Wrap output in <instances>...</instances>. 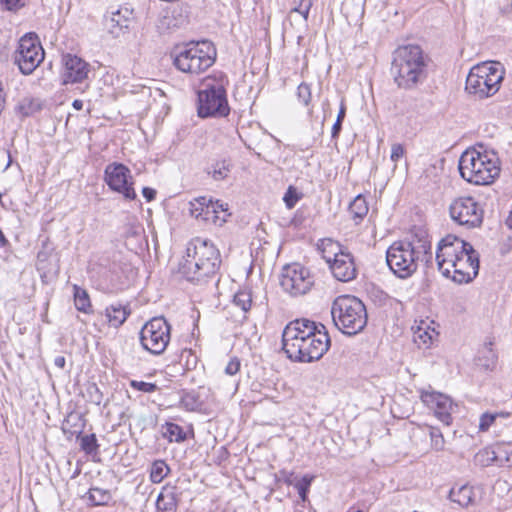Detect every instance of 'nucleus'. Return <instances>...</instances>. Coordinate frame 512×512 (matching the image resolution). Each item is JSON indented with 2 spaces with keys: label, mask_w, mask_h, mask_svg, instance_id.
Listing matches in <instances>:
<instances>
[{
  "label": "nucleus",
  "mask_w": 512,
  "mask_h": 512,
  "mask_svg": "<svg viewBox=\"0 0 512 512\" xmlns=\"http://www.w3.org/2000/svg\"><path fill=\"white\" fill-rule=\"evenodd\" d=\"M330 346L331 339L326 327L307 318L289 322L282 333V349L294 362L318 361Z\"/></svg>",
  "instance_id": "f257e3e1"
},
{
  "label": "nucleus",
  "mask_w": 512,
  "mask_h": 512,
  "mask_svg": "<svg viewBox=\"0 0 512 512\" xmlns=\"http://www.w3.org/2000/svg\"><path fill=\"white\" fill-rule=\"evenodd\" d=\"M436 261L442 275L459 284L472 281L479 272L478 252L455 235H447L438 243Z\"/></svg>",
  "instance_id": "f03ea898"
},
{
  "label": "nucleus",
  "mask_w": 512,
  "mask_h": 512,
  "mask_svg": "<svg viewBox=\"0 0 512 512\" xmlns=\"http://www.w3.org/2000/svg\"><path fill=\"white\" fill-rule=\"evenodd\" d=\"M219 250L207 239L195 238L188 243L186 256L179 265V273L198 285L214 278L220 268Z\"/></svg>",
  "instance_id": "7ed1b4c3"
},
{
  "label": "nucleus",
  "mask_w": 512,
  "mask_h": 512,
  "mask_svg": "<svg viewBox=\"0 0 512 512\" xmlns=\"http://www.w3.org/2000/svg\"><path fill=\"white\" fill-rule=\"evenodd\" d=\"M429 57L419 45L398 47L393 53L391 74L396 85L411 90L422 84L428 76Z\"/></svg>",
  "instance_id": "20e7f679"
},
{
  "label": "nucleus",
  "mask_w": 512,
  "mask_h": 512,
  "mask_svg": "<svg viewBox=\"0 0 512 512\" xmlns=\"http://www.w3.org/2000/svg\"><path fill=\"white\" fill-rule=\"evenodd\" d=\"M431 243L427 239L417 241H395L386 252V262L395 276L406 279L418 268L421 254L422 260L429 262L432 258Z\"/></svg>",
  "instance_id": "39448f33"
},
{
  "label": "nucleus",
  "mask_w": 512,
  "mask_h": 512,
  "mask_svg": "<svg viewBox=\"0 0 512 512\" xmlns=\"http://www.w3.org/2000/svg\"><path fill=\"white\" fill-rule=\"evenodd\" d=\"M461 177L474 185H489L500 174L499 159L494 151L483 150L482 146L467 149L458 164Z\"/></svg>",
  "instance_id": "423d86ee"
},
{
  "label": "nucleus",
  "mask_w": 512,
  "mask_h": 512,
  "mask_svg": "<svg viewBox=\"0 0 512 512\" xmlns=\"http://www.w3.org/2000/svg\"><path fill=\"white\" fill-rule=\"evenodd\" d=\"M227 84V77L223 73L204 80L203 88L197 92V113L200 118H221L229 115Z\"/></svg>",
  "instance_id": "0eeeda50"
},
{
  "label": "nucleus",
  "mask_w": 512,
  "mask_h": 512,
  "mask_svg": "<svg viewBox=\"0 0 512 512\" xmlns=\"http://www.w3.org/2000/svg\"><path fill=\"white\" fill-rule=\"evenodd\" d=\"M331 315L335 326L349 336L362 332L368 321L366 306L351 295L338 296L332 303Z\"/></svg>",
  "instance_id": "6e6552de"
},
{
  "label": "nucleus",
  "mask_w": 512,
  "mask_h": 512,
  "mask_svg": "<svg viewBox=\"0 0 512 512\" xmlns=\"http://www.w3.org/2000/svg\"><path fill=\"white\" fill-rule=\"evenodd\" d=\"M216 55V48L210 41L190 42L176 47L171 53L174 66L190 74H199L210 68L215 63Z\"/></svg>",
  "instance_id": "1a4fd4ad"
},
{
  "label": "nucleus",
  "mask_w": 512,
  "mask_h": 512,
  "mask_svg": "<svg viewBox=\"0 0 512 512\" xmlns=\"http://www.w3.org/2000/svg\"><path fill=\"white\" fill-rule=\"evenodd\" d=\"M504 73V67L499 62L477 64L467 75L465 90L478 99L491 97L499 91Z\"/></svg>",
  "instance_id": "9d476101"
},
{
  "label": "nucleus",
  "mask_w": 512,
  "mask_h": 512,
  "mask_svg": "<svg viewBox=\"0 0 512 512\" xmlns=\"http://www.w3.org/2000/svg\"><path fill=\"white\" fill-rule=\"evenodd\" d=\"M45 52L35 33H27L19 40L13 55L14 63L24 75L32 74L44 60Z\"/></svg>",
  "instance_id": "9b49d317"
},
{
  "label": "nucleus",
  "mask_w": 512,
  "mask_h": 512,
  "mask_svg": "<svg viewBox=\"0 0 512 512\" xmlns=\"http://www.w3.org/2000/svg\"><path fill=\"white\" fill-rule=\"evenodd\" d=\"M171 339V326L164 317H154L140 330L142 347L153 355H161Z\"/></svg>",
  "instance_id": "f8f14e48"
},
{
  "label": "nucleus",
  "mask_w": 512,
  "mask_h": 512,
  "mask_svg": "<svg viewBox=\"0 0 512 512\" xmlns=\"http://www.w3.org/2000/svg\"><path fill=\"white\" fill-rule=\"evenodd\" d=\"M327 246L333 252V258L324 256L329 268L338 281L349 282L356 278L358 270L353 255L343 250L339 243L328 240Z\"/></svg>",
  "instance_id": "ddd939ff"
},
{
  "label": "nucleus",
  "mask_w": 512,
  "mask_h": 512,
  "mask_svg": "<svg viewBox=\"0 0 512 512\" xmlns=\"http://www.w3.org/2000/svg\"><path fill=\"white\" fill-rule=\"evenodd\" d=\"M104 181L112 191L121 194L125 200L136 199L131 171L124 164L118 162L108 164L104 170Z\"/></svg>",
  "instance_id": "4468645a"
},
{
  "label": "nucleus",
  "mask_w": 512,
  "mask_h": 512,
  "mask_svg": "<svg viewBox=\"0 0 512 512\" xmlns=\"http://www.w3.org/2000/svg\"><path fill=\"white\" fill-rule=\"evenodd\" d=\"M313 284L314 281L310 271L298 263L287 265L282 269L280 285L291 296L306 294Z\"/></svg>",
  "instance_id": "2eb2a0df"
},
{
  "label": "nucleus",
  "mask_w": 512,
  "mask_h": 512,
  "mask_svg": "<svg viewBox=\"0 0 512 512\" xmlns=\"http://www.w3.org/2000/svg\"><path fill=\"white\" fill-rule=\"evenodd\" d=\"M453 221L467 228L479 227L483 221L484 211L473 197H459L449 207Z\"/></svg>",
  "instance_id": "dca6fc26"
},
{
  "label": "nucleus",
  "mask_w": 512,
  "mask_h": 512,
  "mask_svg": "<svg viewBox=\"0 0 512 512\" xmlns=\"http://www.w3.org/2000/svg\"><path fill=\"white\" fill-rule=\"evenodd\" d=\"M63 63V84L82 83L87 79L90 65L86 61L76 55L67 54L63 57Z\"/></svg>",
  "instance_id": "f3484780"
},
{
  "label": "nucleus",
  "mask_w": 512,
  "mask_h": 512,
  "mask_svg": "<svg viewBox=\"0 0 512 512\" xmlns=\"http://www.w3.org/2000/svg\"><path fill=\"white\" fill-rule=\"evenodd\" d=\"M421 400L428 406L434 409L435 416L445 425H450L452 422L451 399L437 392L423 391L421 393Z\"/></svg>",
  "instance_id": "a211bd4d"
},
{
  "label": "nucleus",
  "mask_w": 512,
  "mask_h": 512,
  "mask_svg": "<svg viewBox=\"0 0 512 512\" xmlns=\"http://www.w3.org/2000/svg\"><path fill=\"white\" fill-rule=\"evenodd\" d=\"M132 14L133 11L126 7L111 12L109 19H106L109 32L118 37L120 33L127 31L132 22Z\"/></svg>",
  "instance_id": "6ab92c4d"
},
{
  "label": "nucleus",
  "mask_w": 512,
  "mask_h": 512,
  "mask_svg": "<svg viewBox=\"0 0 512 512\" xmlns=\"http://www.w3.org/2000/svg\"><path fill=\"white\" fill-rule=\"evenodd\" d=\"M189 205L191 216L203 221L212 220L213 222H216V219L218 218L217 210H214L215 205H213L212 199L201 196L195 198L189 203Z\"/></svg>",
  "instance_id": "aec40b11"
},
{
  "label": "nucleus",
  "mask_w": 512,
  "mask_h": 512,
  "mask_svg": "<svg viewBox=\"0 0 512 512\" xmlns=\"http://www.w3.org/2000/svg\"><path fill=\"white\" fill-rule=\"evenodd\" d=\"M232 168L233 163L231 158L225 156L213 159L212 162L205 168V172L214 181H223L228 178Z\"/></svg>",
  "instance_id": "412c9836"
},
{
  "label": "nucleus",
  "mask_w": 512,
  "mask_h": 512,
  "mask_svg": "<svg viewBox=\"0 0 512 512\" xmlns=\"http://www.w3.org/2000/svg\"><path fill=\"white\" fill-rule=\"evenodd\" d=\"M130 314L131 310L129 305H123L120 302L113 303L105 309L107 322L114 328H119L121 325H123Z\"/></svg>",
  "instance_id": "4be33fe9"
},
{
  "label": "nucleus",
  "mask_w": 512,
  "mask_h": 512,
  "mask_svg": "<svg viewBox=\"0 0 512 512\" xmlns=\"http://www.w3.org/2000/svg\"><path fill=\"white\" fill-rule=\"evenodd\" d=\"M449 499L461 507H468L476 503V492L474 487L468 484L458 488L452 487L449 492Z\"/></svg>",
  "instance_id": "5701e85b"
},
{
  "label": "nucleus",
  "mask_w": 512,
  "mask_h": 512,
  "mask_svg": "<svg viewBox=\"0 0 512 512\" xmlns=\"http://www.w3.org/2000/svg\"><path fill=\"white\" fill-rule=\"evenodd\" d=\"M85 425V419L81 413H69L62 423V431L65 435L74 436L77 438L82 435Z\"/></svg>",
  "instance_id": "b1692460"
},
{
  "label": "nucleus",
  "mask_w": 512,
  "mask_h": 512,
  "mask_svg": "<svg viewBox=\"0 0 512 512\" xmlns=\"http://www.w3.org/2000/svg\"><path fill=\"white\" fill-rule=\"evenodd\" d=\"M348 211L356 225L361 223L369 211L368 202L365 196L362 194L357 195L350 203Z\"/></svg>",
  "instance_id": "393cba45"
},
{
  "label": "nucleus",
  "mask_w": 512,
  "mask_h": 512,
  "mask_svg": "<svg viewBox=\"0 0 512 512\" xmlns=\"http://www.w3.org/2000/svg\"><path fill=\"white\" fill-rule=\"evenodd\" d=\"M162 436L166 438L169 442H177L181 443L187 439V433L184 429L173 422H166L161 427Z\"/></svg>",
  "instance_id": "a878e982"
},
{
  "label": "nucleus",
  "mask_w": 512,
  "mask_h": 512,
  "mask_svg": "<svg viewBox=\"0 0 512 512\" xmlns=\"http://www.w3.org/2000/svg\"><path fill=\"white\" fill-rule=\"evenodd\" d=\"M156 508L159 512H175L177 508L175 493L172 491L161 492L156 500Z\"/></svg>",
  "instance_id": "bb28decb"
},
{
  "label": "nucleus",
  "mask_w": 512,
  "mask_h": 512,
  "mask_svg": "<svg viewBox=\"0 0 512 512\" xmlns=\"http://www.w3.org/2000/svg\"><path fill=\"white\" fill-rule=\"evenodd\" d=\"M74 303L78 311L89 313L91 308L90 298L86 290L74 285Z\"/></svg>",
  "instance_id": "cd10ccee"
},
{
  "label": "nucleus",
  "mask_w": 512,
  "mask_h": 512,
  "mask_svg": "<svg viewBox=\"0 0 512 512\" xmlns=\"http://www.w3.org/2000/svg\"><path fill=\"white\" fill-rule=\"evenodd\" d=\"M497 355L492 349V342L485 343L484 347L479 351V365L486 369L493 367L496 363Z\"/></svg>",
  "instance_id": "c85d7f7f"
},
{
  "label": "nucleus",
  "mask_w": 512,
  "mask_h": 512,
  "mask_svg": "<svg viewBox=\"0 0 512 512\" xmlns=\"http://www.w3.org/2000/svg\"><path fill=\"white\" fill-rule=\"evenodd\" d=\"M88 499L92 506H104L111 500V494L108 490L92 487L89 489Z\"/></svg>",
  "instance_id": "c756f323"
},
{
  "label": "nucleus",
  "mask_w": 512,
  "mask_h": 512,
  "mask_svg": "<svg viewBox=\"0 0 512 512\" xmlns=\"http://www.w3.org/2000/svg\"><path fill=\"white\" fill-rule=\"evenodd\" d=\"M427 327L418 326L417 329L414 331L413 337L414 342L419 346H425L429 347L433 340V334L435 333V330L433 329L431 332L428 331Z\"/></svg>",
  "instance_id": "7c9ffc66"
},
{
  "label": "nucleus",
  "mask_w": 512,
  "mask_h": 512,
  "mask_svg": "<svg viewBox=\"0 0 512 512\" xmlns=\"http://www.w3.org/2000/svg\"><path fill=\"white\" fill-rule=\"evenodd\" d=\"M41 108L40 102L33 98H24L18 105V110L24 117L33 115L40 111Z\"/></svg>",
  "instance_id": "2f4dec72"
},
{
  "label": "nucleus",
  "mask_w": 512,
  "mask_h": 512,
  "mask_svg": "<svg viewBox=\"0 0 512 512\" xmlns=\"http://www.w3.org/2000/svg\"><path fill=\"white\" fill-rule=\"evenodd\" d=\"M233 303L235 306L239 307L243 313H247L251 309L252 305V295L250 291L240 290L238 291L233 298Z\"/></svg>",
  "instance_id": "473e14b6"
},
{
  "label": "nucleus",
  "mask_w": 512,
  "mask_h": 512,
  "mask_svg": "<svg viewBox=\"0 0 512 512\" xmlns=\"http://www.w3.org/2000/svg\"><path fill=\"white\" fill-rule=\"evenodd\" d=\"M169 467L162 460L153 462L150 470V480L153 483H160L167 475Z\"/></svg>",
  "instance_id": "72a5a7b5"
},
{
  "label": "nucleus",
  "mask_w": 512,
  "mask_h": 512,
  "mask_svg": "<svg viewBox=\"0 0 512 512\" xmlns=\"http://www.w3.org/2000/svg\"><path fill=\"white\" fill-rule=\"evenodd\" d=\"M80 438V447L81 449L88 455H92L97 453L99 449V444L94 433L89 435H81Z\"/></svg>",
  "instance_id": "f704fd0d"
},
{
  "label": "nucleus",
  "mask_w": 512,
  "mask_h": 512,
  "mask_svg": "<svg viewBox=\"0 0 512 512\" xmlns=\"http://www.w3.org/2000/svg\"><path fill=\"white\" fill-rule=\"evenodd\" d=\"M509 417L510 416V413L506 412H501V413H483L480 417V422H479V430L480 431H487L490 426L494 423V421L496 420L497 417Z\"/></svg>",
  "instance_id": "c9c22d12"
},
{
  "label": "nucleus",
  "mask_w": 512,
  "mask_h": 512,
  "mask_svg": "<svg viewBox=\"0 0 512 512\" xmlns=\"http://www.w3.org/2000/svg\"><path fill=\"white\" fill-rule=\"evenodd\" d=\"M346 116V105L344 99L341 100L339 112L337 114L336 121L332 126L331 137L337 139L342 130V123Z\"/></svg>",
  "instance_id": "e433bc0d"
},
{
  "label": "nucleus",
  "mask_w": 512,
  "mask_h": 512,
  "mask_svg": "<svg viewBox=\"0 0 512 512\" xmlns=\"http://www.w3.org/2000/svg\"><path fill=\"white\" fill-rule=\"evenodd\" d=\"M429 435L431 439V447L436 451L443 450L445 446V440L441 430L436 427H429Z\"/></svg>",
  "instance_id": "4c0bfd02"
},
{
  "label": "nucleus",
  "mask_w": 512,
  "mask_h": 512,
  "mask_svg": "<svg viewBox=\"0 0 512 512\" xmlns=\"http://www.w3.org/2000/svg\"><path fill=\"white\" fill-rule=\"evenodd\" d=\"M298 100L305 106H308L311 102L312 93L309 84L302 82L297 88Z\"/></svg>",
  "instance_id": "58836bf2"
},
{
  "label": "nucleus",
  "mask_w": 512,
  "mask_h": 512,
  "mask_svg": "<svg viewBox=\"0 0 512 512\" xmlns=\"http://www.w3.org/2000/svg\"><path fill=\"white\" fill-rule=\"evenodd\" d=\"M301 194L297 191L294 186H289L283 200L288 209H292L296 203L300 200Z\"/></svg>",
  "instance_id": "ea45409f"
},
{
  "label": "nucleus",
  "mask_w": 512,
  "mask_h": 512,
  "mask_svg": "<svg viewBox=\"0 0 512 512\" xmlns=\"http://www.w3.org/2000/svg\"><path fill=\"white\" fill-rule=\"evenodd\" d=\"M312 477L305 475L295 485L300 498L305 501L312 482Z\"/></svg>",
  "instance_id": "a19ab883"
},
{
  "label": "nucleus",
  "mask_w": 512,
  "mask_h": 512,
  "mask_svg": "<svg viewBox=\"0 0 512 512\" xmlns=\"http://www.w3.org/2000/svg\"><path fill=\"white\" fill-rule=\"evenodd\" d=\"M86 391H87L88 401L90 403H93L95 405H100L102 403L103 393L100 391L99 387L95 383L90 384L87 387Z\"/></svg>",
  "instance_id": "79ce46f5"
},
{
  "label": "nucleus",
  "mask_w": 512,
  "mask_h": 512,
  "mask_svg": "<svg viewBox=\"0 0 512 512\" xmlns=\"http://www.w3.org/2000/svg\"><path fill=\"white\" fill-rule=\"evenodd\" d=\"M130 386L137 390L144 393H153L158 390V386L155 383H149L144 381H138V380H131Z\"/></svg>",
  "instance_id": "37998d69"
},
{
  "label": "nucleus",
  "mask_w": 512,
  "mask_h": 512,
  "mask_svg": "<svg viewBox=\"0 0 512 512\" xmlns=\"http://www.w3.org/2000/svg\"><path fill=\"white\" fill-rule=\"evenodd\" d=\"M405 155V148L401 143H393L391 145L390 159L395 164Z\"/></svg>",
  "instance_id": "c03bdc74"
},
{
  "label": "nucleus",
  "mask_w": 512,
  "mask_h": 512,
  "mask_svg": "<svg viewBox=\"0 0 512 512\" xmlns=\"http://www.w3.org/2000/svg\"><path fill=\"white\" fill-rule=\"evenodd\" d=\"M240 367H241L240 360L237 357H233L230 359V361L226 365L225 373L227 375L233 376L239 372Z\"/></svg>",
  "instance_id": "a18cd8bd"
},
{
  "label": "nucleus",
  "mask_w": 512,
  "mask_h": 512,
  "mask_svg": "<svg viewBox=\"0 0 512 512\" xmlns=\"http://www.w3.org/2000/svg\"><path fill=\"white\" fill-rule=\"evenodd\" d=\"M300 14L303 16L304 20L307 21L309 17L310 9L313 5L312 0H301L300 1Z\"/></svg>",
  "instance_id": "49530a36"
},
{
  "label": "nucleus",
  "mask_w": 512,
  "mask_h": 512,
  "mask_svg": "<svg viewBox=\"0 0 512 512\" xmlns=\"http://www.w3.org/2000/svg\"><path fill=\"white\" fill-rule=\"evenodd\" d=\"M142 195L146 199V201L150 202L156 197V190L150 187H144L142 189Z\"/></svg>",
  "instance_id": "de8ad7c7"
},
{
  "label": "nucleus",
  "mask_w": 512,
  "mask_h": 512,
  "mask_svg": "<svg viewBox=\"0 0 512 512\" xmlns=\"http://www.w3.org/2000/svg\"><path fill=\"white\" fill-rule=\"evenodd\" d=\"M7 10H16L20 7V0H0Z\"/></svg>",
  "instance_id": "09e8293b"
},
{
  "label": "nucleus",
  "mask_w": 512,
  "mask_h": 512,
  "mask_svg": "<svg viewBox=\"0 0 512 512\" xmlns=\"http://www.w3.org/2000/svg\"><path fill=\"white\" fill-rule=\"evenodd\" d=\"M213 205H215L214 210H217V213L219 211L226 212L228 210V204L222 203L219 200H217L215 202L213 201Z\"/></svg>",
  "instance_id": "8fccbe9b"
},
{
  "label": "nucleus",
  "mask_w": 512,
  "mask_h": 512,
  "mask_svg": "<svg viewBox=\"0 0 512 512\" xmlns=\"http://www.w3.org/2000/svg\"><path fill=\"white\" fill-rule=\"evenodd\" d=\"M54 364L58 367V368H61L63 369L65 367V364H66V360H65V357L63 356H57L54 360Z\"/></svg>",
  "instance_id": "3c124183"
},
{
  "label": "nucleus",
  "mask_w": 512,
  "mask_h": 512,
  "mask_svg": "<svg viewBox=\"0 0 512 512\" xmlns=\"http://www.w3.org/2000/svg\"><path fill=\"white\" fill-rule=\"evenodd\" d=\"M173 22V19L169 16H165L162 20V24L163 25H166L167 28H171V27H176L177 24L176 23H172Z\"/></svg>",
  "instance_id": "603ef678"
},
{
  "label": "nucleus",
  "mask_w": 512,
  "mask_h": 512,
  "mask_svg": "<svg viewBox=\"0 0 512 512\" xmlns=\"http://www.w3.org/2000/svg\"><path fill=\"white\" fill-rule=\"evenodd\" d=\"M5 104V93L3 91L2 83L0 82V113L2 112Z\"/></svg>",
  "instance_id": "864d4df0"
},
{
  "label": "nucleus",
  "mask_w": 512,
  "mask_h": 512,
  "mask_svg": "<svg viewBox=\"0 0 512 512\" xmlns=\"http://www.w3.org/2000/svg\"><path fill=\"white\" fill-rule=\"evenodd\" d=\"M9 245L8 239L3 234L2 230L0 229V247L5 248Z\"/></svg>",
  "instance_id": "5fc2aeb1"
},
{
  "label": "nucleus",
  "mask_w": 512,
  "mask_h": 512,
  "mask_svg": "<svg viewBox=\"0 0 512 512\" xmlns=\"http://www.w3.org/2000/svg\"><path fill=\"white\" fill-rule=\"evenodd\" d=\"M72 106L75 110H81L83 108V101L75 99L72 103Z\"/></svg>",
  "instance_id": "6e6d98bb"
},
{
  "label": "nucleus",
  "mask_w": 512,
  "mask_h": 512,
  "mask_svg": "<svg viewBox=\"0 0 512 512\" xmlns=\"http://www.w3.org/2000/svg\"><path fill=\"white\" fill-rule=\"evenodd\" d=\"M43 256H44V254H43V253H39V254H38V257H37V258H38V270H42V269H44V267L42 266V263H43V259H42V257H43Z\"/></svg>",
  "instance_id": "4d7b16f0"
},
{
  "label": "nucleus",
  "mask_w": 512,
  "mask_h": 512,
  "mask_svg": "<svg viewBox=\"0 0 512 512\" xmlns=\"http://www.w3.org/2000/svg\"><path fill=\"white\" fill-rule=\"evenodd\" d=\"M183 403H184V405H185L187 408H189V409H191V410L193 409V407H192V406H190L191 401H188V402H187V399H183Z\"/></svg>",
  "instance_id": "13d9d810"
},
{
  "label": "nucleus",
  "mask_w": 512,
  "mask_h": 512,
  "mask_svg": "<svg viewBox=\"0 0 512 512\" xmlns=\"http://www.w3.org/2000/svg\"><path fill=\"white\" fill-rule=\"evenodd\" d=\"M183 403H184V405H185L187 408H189V409H191V410L193 409V407H192V406H190L191 401H188V402H187V399H183Z\"/></svg>",
  "instance_id": "bf43d9fd"
},
{
  "label": "nucleus",
  "mask_w": 512,
  "mask_h": 512,
  "mask_svg": "<svg viewBox=\"0 0 512 512\" xmlns=\"http://www.w3.org/2000/svg\"><path fill=\"white\" fill-rule=\"evenodd\" d=\"M417 129H418V125H417V123H415V127L412 128L411 133L414 134ZM405 134L408 135V134H410V132L409 131H405Z\"/></svg>",
  "instance_id": "052dcab7"
},
{
  "label": "nucleus",
  "mask_w": 512,
  "mask_h": 512,
  "mask_svg": "<svg viewBox=\"0 0 512 512\" xmlns=\"http://www.w3.org/2000/svg\"><path fill=\"white\" fill-rule=\"evenodd\" d=\"M292 12H298L300 13V5H298L297 7H295L294 9H292Z\"/></svg>",
  "instance_id": "680f3d73"
}]
</instances>
